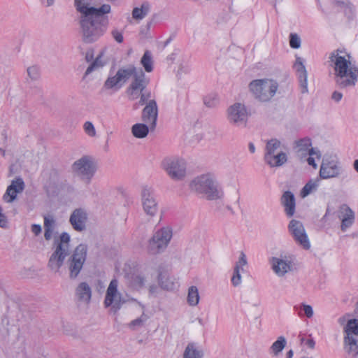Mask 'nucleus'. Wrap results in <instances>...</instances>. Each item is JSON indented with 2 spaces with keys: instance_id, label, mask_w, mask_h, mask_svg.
Masks as SVG:
<instances>
[{
  "instance_id": "obj_1",
  "label": "nucleus",
  "mask_w": 358,
  "mask_h": 358,
  "mask_svg": "<svg viewBox=\"0 0 358 358\" xmlns=\"http://www.w3.org/2000/svg\"><path fill=\"white\" fill-rule=\"evenodd\" d=\"M135 80L130 83L126 93L130 101L139 100L134 104V108L145 105L141 113L142 121L148 124L152 129H155L158 117V106L155 99H152L151 92L147 90L150 79L140 73Z\"/></svg>"
},
{
  "instance_id": "obj_2",
  "label": "nucleus",
  "mask_w": 358,
  "mask_h": 358,
  "mask_svg": "<svg viewBox=\"0 0 358 358\" xmlns=\"http://www.w3.org/2000/svg\"><path fill=\"white\" fill-rule=\"evenodd\" d=\"M350 59L348 54L340 50H334L329 57L335 83L341 88L355 87L358 81V66Z\"/></svg>"
},
{
  "instance_id": "obj_3",
  "label": "nucleus",
  "mask_w": 358,
  "mask_h": 358,
  "mask_svg": "<svg viewBox=\"0 0 358 358\" xmlns=\"http://www.w3.org/2000/svg\"><path fill=\"white\" fill-rule=\"evenodd\" d=\"M78 20L83 41L87 43H93L103 35L108 24L106 15H92Z\"/></svg>"
},
{
  "instance_id": "obj_4",
  "label": "nucleus",
  "mask_w": 358,
  "mask_h": 358,
  "mask_svg": "<svg viewBox=\"0 0 358 358\" xmlns=\"http://www.w3.org/2000/svg\"><path fill=\"white\" fill-rule=\"evenodd\" d=\"M192 191L204 194L208 200H222L224 193L217 179L210 174L195 178L189 184Z\"/></svg>"
},
{
  "instance_id": "obj_5",
  "label": "nucleus",
  "mask_w": 358,
  "mask_h": 358,
  "mask_svg": "<svg viewBox=\"0 0 358 358\" xmlns=\"http://www.w3.org/2000/svg\"><path fill=\"white\" fill-rule=\"evenodd\" d=\"M70 240L69 234L63 232L54 241L53 252L50 257L48 266L55 273L59 271L64 264L65 259L71 254Z\"/></svg>"
},
{
  "instance_id": "obj_6",
  "label": "nucleus",
  "mask_w": 358,
  "mask_h": 358,
  "mask_svg": "<svg viewBox=\"0 0 358 358\" xmlns=\"http://www.w3.org/2000/svg\"><path fill=\"white\" fill-rule=\"evenodd\" d=\"M145 76L141 69H137L134 65H130L127 68L119 69L115 74L110 73L107 79L105 80L101 92L110 90L113 92L118 91L123 85L131 77V83L135 78L140 76L141 73Z\"/></svg>"
},
{
  "instance_id": "obj_7",
  "label": "nucleus",
  "mask_w": 358,
  "mask_h": 358,
  "mask_svg": "<svg viewBox=\"0 0 358 358\" xmlns=\"http://www.w3.org/2000/svg\"><path fill=\"white\" fill-rule=\"evenodd\" d=\"M249 88L255 99L267 102L275 96L278 84L272 79H257L250 83Z\"/></svg>"
},
{
  "instance_id": "obj_8",
  "label": "nucleus",
  "mask_w": 358,
  "mask_h": 358,
  "mask_svg": "<svg viewBox=\"0 0 358 358\" xmlns=\"http://www.w3.org/2000/svg\"><path fill=\"white\" fill-rule=\"evenodd\" d=\"M172 236L173 231L169 226L157 230L148 241L146 252L151 255L162 253L167 248Z\"/></svg>"
},
{
  "instance_id": "obj_9",
  "label": "nucleus",
  "mask_w": 358,
  "mask_h": 358,
  "mask_svg": "<svg viewBox=\"0 0 358 358\" xmlns=\"http://www.w3.org/2000/svg\"><path fill=\"white\" fill-rule=\"evenodd\" d=\"M87 251L86 245H78L64 264V268L66 269L69 278L71 280L76 279L81 272L86 261Z\"/></svg>"
},
{
  "instance_id": "obj_10",
  "label": "nucleus",
  "mask_w": 358,
  "mask_h": 358,
  "mask_svg": "<svg viewBox=\"0 0 358 358\" xmlns=\"http://www.w3.org/2000/svg\"><path fill=\"white\" fill-rule=\"evenodd\" d=\"M71 169L85 184H90L96 172L97 165L92 157L84 155L73 163Z\"/></svg>"
},
{
  "instance_id": "obj_11",
  "label": "nucleus",
  "mask_w": 358,
  "mask_h": 358,
  "mask_svg": "<svg viewBox=\"0 0 358 358\" xmlns=\"http://www.w3.org/2000/svg\"><path fill=\"white\" fill-rule=\"evenodd\" d=\"M162 166L172 180H182L186 176L187 164L182 158L166 157L162 161Z\"/></svg>"
},
{
  "instance_id": "obj_12",
  "label": "nucleus",
  "mask_w": 358,
  "mask_h": 358,
  "mask_svg": "<svg viewBox=\"0 0 358 358\" xmlns=\"http://www.w3.org/2000/svg\"><path fill=\"white\" fill-rule=\"evenodd\" d=\"M249 116L248 110L241 103H234L227 110V119L229 123L236 127H246Z\"/></svg>"
},
{
  "instance_id": "obj_13",
  "label": "nucleus",
  "mask_w": 358,
  "mask_h": 358,
  "mask_svg": "<svg viewBox=\"0 0 358 358\" xmlns=\"http://www.w3.org/2000/svg\"><path fill=\"white\" fill-rule=\"evenodd\" d=\"M74 6L80 14L78 18L90 15H106L111 13V6L108 3H103L100 6H91L89 0H74Z\"/></svg>"
},
{
  "instance_id": "obj_14",
  "label": "nucleus",
  "mask_w": 358,
  "mask_h": 358,
  "mask_svg": "<svg viewBox=\"0 0 358 358\" xmlns=\"http://www.w3.org/2000/svg\"><path fill=\"white\" fill-rule=\"evenodd\" d=\"M118 281L113 279L106 290L104 299L105 307H110L111 311L117 313L125 303V300L122 297L121 294L117 291Z\"/></svg>"
},
{
  "instance_id": "obj_15",
  "label": "nucleus",
  "mask_w": 358,
  "mask_h": 358,
  "mask_svg": "<svg viewBox=\"0 0 358 358\" xmlns=\"http://www.w3.org/2000/svg\"><path fill=\"white\" fill-rule=\"evenodd\" d=\"M288 231L296 244L304 250L310 248V243L303 223L297 220L292 219L288 224Z\"/></svg>"
},
{
  "instance_id": "obj_16",
  "label": "nucleus",
  "mask_w": 358,
  "mask_h": 358,
  "mask_svg": "<svg viewBox=\"0 0 358 358\" xmlns=\"http://www.w3.org/2000/svg\"><path fill=\"white\" fill-rule=\"evenodd\" d=\"M141 200L146 215L154 217L158 213L159 206L153 189L148 186L143 187L141 193Z\"/></svg>"
},
{
  "instance_id": "obj_17",
  "label": "nucleus",
  "mask_w": 358,
  "mask_h": 358,
  "mask_svg": "<svg viewBox=\"0 0 358 358\" xmlns=\"http://www.w3.org/2000/svg\"><path fill=\"white\" fill-rule=\"evenodd\" d=\"M342 171V166L337 159L327 157L322 159L319 175L322 179H329L339 177Z\"/></svg>"
},
{
  "instance_id": "obj_18",
  "label": "nucleus",
  "mask_w": 358,
  "mask_h": 358,
  "mask_svg": "<svg viewBox=\"0 0 358 358\" xmlns=\"http://www.w3.org/2000/svg\"><path fill=\"white\" fill-rule=\"evenodd\" d=\"M269 262L271 268L278 277H284L287 273L293 271L294 264L291 256L280 254L278 257H273Z\"/></svg>"
},
{
  "instance_id": "obj_19",
  "label": "nucleus",
  "mask_w": 358,
  "mask_h": 358,
  "mask_svg": "<svg viewBox=\"0 0 358 358\" xmlns=\"http://www.w3.org/2000/svg\"><path fill=\"white\" fill-rule=\"evenodd\" d=\"M338 217L341 220V229L345 231L351 227L355 222V212L347 204H342L338 210Z\"/></svg>"
},
{
  "instance_id": "obj_20",
  "label": "nucleus",
  "mask_w": 358,
  "mask_h": 358,
  "mask_svg": "<svg viewBox=\"0 0 358 358\" xmlns=\"http://www.w3.org/2000/svg\"><path fill=\"white\" fill-rule=\"evenodd\" d=\"M87 213L83 208L75 209L69 218V222L73 229L77 231H83L86 229Z\"/></svg>"
},
{
  "instance_id": "obj_21",
  "label": "nucleus",
  "mask_w": 358,
  "mask_h": 358,
  "mask_svg": "<svg viewBox=\"0 0 358 358\" xmlns=\"http://www.w3.org/2000/svg\"><path fill=\"white\" fill-rule=\"evenodd\" d=\"M294 68L295 69L297 76L299 78L300 87L301 88L302 93L308 92V83L307 77L308 73L306 67L303 64V59L300 57L296 56V61L294 64Z\"/></svg>"
},
{
  "instance_id": "obj_22",
  "label": "nucleus",
  "mask_w": 358,
  "mask_h": 358,
  "mask_svg": "<svg viewBox=\"0 0 358 358\" xmlns=\"http://www.w3.org/2000/svg\"><path fill=\"white\" fill-rule=\"evenodd\" d=\"M280 203L284 208L285 215L288 217L294 216L296 210V199L292 192L285 191L280 198Z\"/></svg>"
},
{
  "instance_id": "obj_23",
  "label": "nucleus",
  "mask_w": 358,
  "mask_h": 358,
  "mask_svg": "<svg viewBox=\"0 0 358 358\" xmlns=\"http://www.w3.org/2000/svg\"><path fill=\"white\" fill-rule=\"evenodd\" d=\"M24 184L21 178L13 180L12 183L7 187L3 199L7 203L13 202L18 193L23 191Z\"/></svg>"
},
{
  "instance_id": "obj_24",
  "label": "nucleus",
  "mask_w": 358,
  "mask_h": 358,
  "mask_svg": "<svg viewBox=\"0 0 358 358\" xmlns=\"http://www.w3.org/2000/svg\"><path fill=\"white\" fill-rule=\"evenodd\" d=\"M75 296L78 301L88 304L92 298V288L88 283L82 282L75 289Z\"/></svg>"
},
{
  "instance_id": "obj_25",
  "label": "nucleus",
  "mask_w": 358,
  "mask_h": 358,
  "mask_svg": "<svg viewBox=\"0 0 358 358\" xmlns=\"http://www.w3.org/2000/svg\"><path fill=\"white\" fill-rule=\"evenodd\" d=\"M343 349L346 358H358V338L343 336Z\"/></svg>"
},
{
  "instance_id": "obj_26",
  "label": "nucleus",
  "mask_w": 358,
  "mask_h": 358,
  "mask_svg": "<svg viewBox=\"0 0 358 358\" xmlns=\"http://www.w3.org/2000/svg\"><path fill=\"white\" fill-rule=\"evenodd\" d=\"M332 5L336 8L343 9L348 18L353 19L355 17L356 7L350 0H334Z\"/></svg>"
},
{
  "instance_id": "obj_27",
  "label": "nucleus",
  "mask_w": 358,
  "mask_h": 358,
  "mask_svg": "<svg viewBox=\"0 0 358 358\" xmlns=\"http://www.w3.org/2000/svg\"><path fill=\"white\" fill-rule=\"evenodd\" d=\"M203 350L197 343L189 342L184 350L182 358H203Z\"/></svg>"
},
{
  "instance_id": "obj_28",
  "label": "nucleus",
  "mask_w": 358,
  "mask_h": 358,
  "mask_svg": "<svg viewBox=\"0 0 358 358\" xmlns=\"http://www.w3.org/2000/svg\"><path fill=\"white\" fill-rule=\"evenodd\" d=\"M264 160L270 167H279L287 162V156L285 152L280 151L271 155H264Z\"/></svg>"
},
{
  "instance_id": "obj_29",
  "label": "nucleus",
  "mask_w": 358,
  "mask_h": 358,
  "mask_svg": "<svg viewBox=\"0 0 358 358\" xmlns=\"http://www.w3.org/2000/svg\"><path fill=\"white\" fill-rule=\"evenodd\" d=\"M44 238L46 241L52 239L53 233L57 227V222L52 215H45L43 217Z\"/></svg>"
},
{
  "instance_id": "obj_30",
  "label": "nucleus",
  "mask_w": 358,
  "mask_h": 358,
  "mask_svg": "<svg viewBox=\"0 0 358 358\" xmlns=\"http://www.w3.org/2000/svg\"><path fill=\"white\" fill-rule=\"evenodd\" d=\"M311 146L310 138H304L295 141L294 149L299 156L303 157L308 155V152Z\"/></svg>"
},
{
  "instance_id": "obj_31",
  "label": "nucleus",
  "mask_w": 358,
  "mask_h": 358,
  "mask_svg": "<svg viewBox=\"0 0 358 358\" xmlns=\"http://www.w3.org/2000/svg\"><path fill=\"white\" fill-rule=\"evenodd\" d=\"M150 3L148 1H144L140 6L134 8L132 17L136 20H141L150 13Z\"/></svg>"
},
{
  "instance_id": "obj_32",
  "label": "nucleus",
  "mask_w": 358,
  "mask_h": 358,
  "mask_svg": "<svg viewBox=\"0 0 358 358\" xmlns=\"http://www.w3.org/2000/svg\"><path fill=\"white\" fill-rule=\"evenodd\" d=\"M344 336L358 338V320L351 319L343 328Z\"/></svg>"
},
{
  "instance_id": "obj_33",
  "label": "nucleus",
  "mask_w": 358,
  "mask_h": 358,
  "mask_svg": "<svg viewBox=\"0 0 358 358\" xmlns=\"http://www.w3.org/2000/svg\"><path fill=\"white\" fill-rule=\"evenodd\" d=\"M149 127L146 123L135 124L131 127V133L136 138H145L148 134Z\"/></svg>"
},
{
  "instance_id": "obj_34",
  "label": "nucleus",
  "mask_w": 358,
  "mask_h": 358,
  "mask_svg": "<svg viewBox=\"0 0 358 358\" xmlns=\"http://www.w3.org/2000/svg\"><path fill=\"white\" fill-rule=\"evenodd\" d=\"M287 341L284 336H279L271 345L269 351L273 356L277 357L286 346Z\"/></svg>"
},
{
  "instance_id": "obj_35",
  "label": "nucleus",
  "mask_w": 358,
  "mask_h": 358,
  "mask_svg": "<svg viewBox=\"0 0 358 358\" xmlns=\"http://www.w3.org/2000/svg\"><path fill=\"white\" fill-rule=\"evenodd\" d=\"M200 300L199 289L196 286H191L188 289L187 301L189 306H196Z\"/></svg>"
},
{
  "instance_id": "obj_36",
  "label": "nucleus",
  "mask_w": 358,
  "mask_h": 358,
  "mask_svg": "<svg viewBox=\"0 0 358 358\" xmlns=\"http://www.w3.org/2000/svg\"><path fill=\"white\" fill-rule=\"evenodd\" d=\"M141 64L143 66L145 71L148 73H150L153 71L154 61L152 59V55L150 51L145 50L141 59Z\"/></svg>"
},
{
  "instance_id": "obj_37",
  "label": "nucleus",
  "mask_w": 358,
  "mask_h": 358,
  "mask_svg": "<svg viewBox=\"0 0 358 358\" xmlns=\"http://www.w3.org/2000/svg\"><path fill=\"white\" fill-rule=\"evenodd\" d=\"M281 146V142L276 139L272 138L267 141L266 145V152L264 155H271L279 152L278 150Z\"/></svg>"
},
{
  "instance_id": "obj_38",
  "label": "nucleus",
  "mask_w": 358,
  "mask_h": 358,
  "mask_svg": "<svg viewBox=\"0 0 358 358\" xmlns=\"http://www.w3.org/2000/svg\"><path fill=\"white\" fill-rule=\"evenodd\" d=\"M294 309L298 311V315L299 317L305 315L308 318H311L314 315L313 307L306 303H301L299 306H295Z\"/></svg>"
},
{
  "instance_id": "obj_39",
  "label": "nucleus",
  "mask_w": 358,
  "mask_h": 358,
  "mask_svg": "<svg viewBox=\"0 0 358 358\" xmlns=\"http://www.w3.org/2000/svg\"><path fill=\"white\" fill-rule=\"evenodd\" d=\"M145 280L140 274H134L131 276L129 285L134 289H140L145 285Z\"/></svg>"
},
{
  "instance_id": "obj_40",
  "label": "nucleus",
  "mask_w": 358,
  "mask_h": 358,
  "mask_svg": "<svg viewBox=\"0 0 358 358\" xmlns=\"http://www.w3.org/2000/svg\"><path fill=\"white\" fill-rule=\"evenodd\" d=\"M159 284L162 288L166 290H172L175 288L173 280L169 276L162 273L159 275Z\"/></svg>"
},
{
  "instance_id": "obj_41",
  "label": "nucleus",
  "mask_w": 358,
  "mask_h": 358,
  "mask_svg": "<svg viewBox=\"0 0 358 358\" xmlns=\"http://www.w3.org/2000/svg\"><path fill=\"white\" fill-rule=\"evenodd\" d=\"M319 185V180L317 179L315 180H310L307 182L305 186L303 187L301 192V197L304 198L310 194L313 191L315 190Z\"/></svg>"
},
{
  "instance_id": "obj_42",
  "label": "nucleus",
  "mask_w": 358,
  "mask_h": 358,
  "mask_svg": "<svg viewBox=\"0 0 358 358\" xmlns=\"http://www.w3.org/2000/svg\"><path fill=\"white\" fill-rule=\"evenodd\" d=\"M147 320L148 316L143 314L140 317L132 320L128 326L131 330L135 331L143 327Z\"/></svg>"
},
{
  "instance_id": "obj_43",
  "label": "nucleus",
  "mask_w": 358,
  "mask_h": 358,
  "mask_svg": "<svg viewBox=\"0 0 358 358\" xmlns=\"http://www.w3.org/2000/svg\"><path fill=\"white\" fill-rule=\"evenodd\" d=\"M203 103L208 108H215L219 103L218 96L215 94H208L203 98Z\"/></svg>"
},
{
  "instance_id": "obj_44",
  "label": "nucleus",
  "mask_w": 358,
  "mask_h": 358,
  "mask_svg": "<svg viewBox=\"0 0 358 358\" xmlns=\"http://www.w3.org/2000/svg\"><path fill=\"white\" fill-rule=\"evenodd\" d=\"M103 66V62L101 61V56L99 55L96 57L95 60L87 67L85 73L84 78L90 74L92 71L101 68Z\"/></svg>"
},
{
  "instance_id": "obj_45",
  "label": "nucleus",
  "mask_w": 358,
  "mask_h": 358,
  "mask_svg": "<svg viewBox=\"0 0 358 358\" xmlns=\"http://www.w3.org/2000/svg\"><path fill=\"white\" fill-rule=\"evenodd\" d=\"M243 271L242 270L239 269L238 266H234V271H233V275L231 278V282L233 286L238 287L241 284L242 282V277L241 272Z\"/></svg>"
},
{
  "instance_id": "obj_46",
  "label": "nucleus",
  "mask_w": 358,
  "mask_h": 358,
  "mask_svg": "<svg viewBox=\"0 0 358 358\" xmlns=\"http://www.w3.org/2000/svg\"><path fill=\"white\" fill-rule=\"evenodd\" d=\"M301 41L299 36L296 33L289 34V45L292 48L298 49L301 47Z\"/></svg>"
},
{
  "instance_id": "obj_47",
  "label": "nucleus",
  "mask_w": 358,
  "mask_h": 358,
  "mask_svg": "<svg viewBox=\"0 0 358 358\" xmlns=\"http://www.w3.org/2000/svg\"><path fill=\"white\" fill-rule=\"evenodd\" d=\"M27 74L29 77L33 80H36L40 77V70L36 66H31L27 69Z\"/></svg>"
},
{
  "instance_id": "obj_48",
  "label": "nucleus",
  "mask_w": 358,
  "mask_h": 358,
  "mask_svg": "<svg viewBox=\"0 0 358 358\" xmlns=\"http://www.w3.org/2000/svg\"><path fill=\"white\" fill-rule=\"evenodd\" d=\"M83 129L85 132L90 137H94L96 134L94 124L90 121L84 123Z\"/></svg>"
},
{
  "instance_id": "obj_49",
  "label": "nucleus",
  "mask_w": 358,
  "mask_h": 358,
  "mask_svg": "<svg viewBox=\"0 0 358 358\" xmlns=\"http://www.w3.org/2000/svg\"><path fill=\"white\" fill-rule=\"evenodd\" d=\"M248 264V260L245 254L241 252L238 261L236 263L235 266H238L239 269L243 271V266Z\"/></svg>"
},
{
  "instance_id": "obj_50",
  "label": "nucleus",
  "mask_w": 358,
  "mask_h": 358,
  "mask_svg": "<svg viewBox=\"0 0 358 358\" xmlns=\"http://www.w3.org/2000/svg\"><path fill=\"white\" fill-rule=\"evenodd\" d=\"M112 35H113L114 39L117 43H122L123 41L122 34L121 32H120L118 30H117V29L113 30L112 31Z\"/></svg>"
},
{
  "instance_id": "obj_51",
  "label": "nucleus",
  "mask_w": 358,
  "mask_h": 358,
  "mask_svg": "<svg viewBox=\"0 0 358 358\" xmlns=\"http://www.w3.org/2000/svg\"><path fill=\"white\" fill-rule=\"evenodd\" d=\"M350 317V315L349 314H345L341 317H340L338 319V323L341 325V326H343L344 327V326L348 324V321H349L350 319L349 318Z\"/></svg>"
},
{
  "instance_id": "obj_52",
  "label": "nucleus",
  "mask_w": 358,
  "mask_h": 358,
  "mask_svg": "<svg viewBox=\"0 0 358 358\" xmlns=\"http://www.w3.org/2000/svg\"><path fill=\"white\" fill-rule=\"evenodd\" d=\"M308 155H309V156L315 155L317 158H320V157H321L320 152L318 150L315 149L312 147H310L309 150L308 152Z\"/></svg>"
},
{
  "instance_id": "obj_53",
  "label": "nucleus",
  "mask_w": 358,
  "mask_h": 358,
  "mask_svg": "<svg viewBox=\"0 0 358 358\" xmlns=\"http://www.w3.org/2000/svg\"><path fill=\"white\" fill-rule=\"evenodd\" d=\"M41 227L39 224H34L31 225V231L36 235L38 236L41 233Z\"/></svg>"
},
{
  "instance_id": "obj_54",
  "label": "nucleus",
  "mask_w": 358,
  "mask_h": 358,
  "mask_svg": "<svg viewBox=\"0 0 358 358\" xmlns=\"http://www.w3.org/2000/svg\"><path fill=\"white\" fill-rule=\"evenodd\" d=\"M342 97H343L342 93L340 92H338V91L334 92L331 95V99L333 100H334L336 102L340 101L341 100Z\"/></svg>"
},
{
  "instance_id": "obj_55",
  "label": "nucleus",
  "mask_w": 358,
  "mask_h": 358,
  "mask_svg": "<svg viewBox=\"0 0 358 358\" xmlns=\"http://www.w3.org/2000/svg\"><path fill=\"white\" fill-rule=\"evenodd\" d=\"M0 227L6 228L7 227V219L6 217L0 213Z\"/></svg>"
},
{
  "instance_id": "obj_56",
  "label": "nucleus",
  "mask_w": 358,
  "mask_h": 358,
  "mask_svg": "<svg viewBox=\"0 0 358 358\" xmlns=\"http://www.w3.org/2000/svg\"><path fill=\"white\" fill-rule=\"evenodd\" d=\"M330 213H331V210H330L329 208L327 207V209H326L325 214L324 215V216L320 220V222H322L323 224L322 227H324V224L327 221V216L329 215Z\"/></svg>"
},
{
  "instance_id": "obj_57",
  "label": "nucleus",
  "mask_w": 358,
  "mask_h": 358,
  "mask_svg": "<svg viewBox=\"0 0 358 358\" xmlns=\"http://www.w3.org/2000/svg\"><path fill=\"white\" fill-rule=\"evenodd\" d=\"M187 72H188V69H187V66H185L182 64H180L179 66V68H178V73H187Z\"/></svg>"
},
{
  "instance_id": "obj_58",
  "label": "nucleus",
  "mask_w": 358,
  "mask_h": 358,
  "mask_svg": "<svg viewBox=\"0 0 358 358\" xmlns=\"http://www.w3.org/2000/svg\"><path fill=\"white\" fill-rule=\"evenodd\" d=\"M307 162L308 164L312 166L313 168L315 169L317 167V164L315 162V159L313 157H312V156H309V157L307 159Z\"/></svg>"
},
{
  "instance_id": "obj_59",
  "label": "nucleus",
  "mask_w": 358,
  "mask_h": 358,
  "mask_svg": "<svg viewBox=\"0 0 358 358\" xmlns=\"http://www.w3.org/2000/svg\"><path fill=\"white\" fill-rule=\"evenodd\" d=\"M306 343L311 349L314 348L315 347V341L313 339L307 340Z\"/></svg>"
},
{
  "instance_id": "obj_60",
  "label": "nucleus",
  "mask_w": 358,
  "mask_h": 358,
  "mask_svg": "<svg viewBox=\"0 0 358 358\" xmlns=\"http://www.w3.org/2000/svg\"><path fill=\"white\" fill-rule=\"evenodd\" d=\"M85 59L87 62H90L93 59V54L92 52H87L85 55Z\"/></svg>"
},
{
  "instance_id": "obj_61",
  "label": "nucleus",
  "mask_w": 358,
  "mask_h": 358,
  "mask_svg": "<svg viewBox=\"0 0 358 358\" xmlns=\"http://www.w3.org/2000/svg\"><path fill=\"white\" fill-rule=\"evenodd\" d=\"M55 0H42L43 3L45 4L46 6H50L53 5Z\"/></svg>"
},
{
  "instance_id": "obj_62",
  "label": "nucleus",
  "mask_w": 358,
  "mask_h": 358,
  "mask_svg": "<svg viewBox=\"0 0 358 358\" xmlns=\"http://www.w3.org/2000/svg\"><path fill=\"white\" fill-rule=\"evenodd\" d=\"M249 150L251 153H255V146L253 143H249L248 145Z\"/></svg>"
},
{
  "instance_id": "obj_63",
  "label": "nucleus",
  "mask_w": 358,
  "mask_h": 358,
  "mask_svg": "<svg viewBox=\"0 0 358 358\" xmlns=\"http://www.w3.org/2000/svg\"><path fill=\"white\" fill-rule=\"evenodd\" d=\"M176 55H177V53L176 52H173L172 54H171L169 57H168V59L169 60H171V61H174L176 57Z\"/></svg>"
},
{
  "instance_id": "obj_64",
  "label": "nucleus",
  "mask_w": 358,
  "mask_h": 358,
  "mask_svg": "<svg viewBox=\"0 0 358 358\" xmlns=\"http://www.w3.org/2000/svg\"><path fill=\"white\" fill-rule=\"evenodd\" d=\"M353 167H354L355 170L358 173V159H356L354 162Z\"/></svg>"
}]
</instances>
